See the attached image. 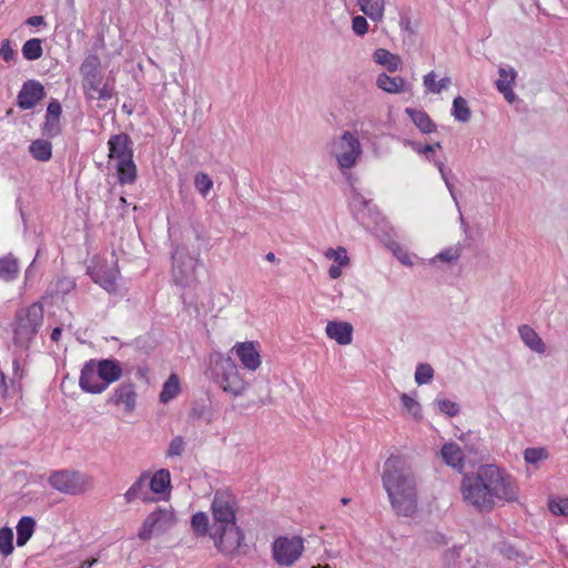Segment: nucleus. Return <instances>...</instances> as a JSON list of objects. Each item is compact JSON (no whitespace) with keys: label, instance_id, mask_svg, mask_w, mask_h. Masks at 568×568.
<instances>
[{"label":"nucleus","instance_id":"nucleus-21","mask_svg":"<svg viewBox=\"0 0 568 568\" xmlns=\"http://www.w3.org/2000/svg\"><path fill=\"white\" fill-rule=\"evenodd\" d=\"M236 355L245 368L256 371L261 365L260 353L251 342L240 343L235 347Z\"/></svg>","mask_w":568,"mask_h":568},{"label":"nucleus","instance_id":"nucleus-19","mask_svg":"<svg viewBox=\"0 0 568 568\" xmlns=\"http://www.w3.org/2000/svg\"><path fill=\"white\" fill-rule=\"evenodd\" d=\"M498 75L499 78L496 80L498 92L504 95L507 102L513 103L516 100L513 87L517 78V71L513 67H500Z\"/></svg>","mask_w":568,"mask_h":568},{"label":"nucleus","instance_id":"nucleus-2","mask_svg":"<svg viewBox=\"0 0 568 568\" xmlns=\"http://www.w3.org/2000/svg\"><path fill=\"white\" fill-rule=\"evenodd\" d=\"M382 483L396 515L412 517L417 511L416 477L403 457L390 455L386 459L383 466Z\"/></svg>","mask_w":568,"mask_h":568},{"label":"nucleus","instance_id":"nucleus-17","mask_svg":"<svg viewBox=\"0 0 568 568\" xmlns=\"http://www.w3.org/2000/svg\"><path fill=\"white\" fill-rule=\"evenodd\" d=\"M89 274L94 283L99 284L106 292L114 293L116 291L118 271L115 267L103 263L90 268Z\"/></svg>","mask_w":568,"mask_h":568},{"label":"nucleus","instance_id":"nucleus-51","mask_svg":"<svg viewBox=\"0 0 568 568\" xmlns=\"http://www.w3.org/2000/svg\"><path fill=\"white\" fill-rule=\"evenodd\" d=\"M326 256L329 258H333L334 262L337 263V265L345 266L349 263V258L347 256V252L344 247H338L337 250L331 248Z\"/></svg>","mask_w":568,"mask_h":568},{"label":"nucleus","instance_id":"nucleus-5","mask_svg":"<svg viewBox=\"0 0 568 568\" xmlns=\"http://www.w3.org/2000/svg\"><path fill=\"white\" fill-rule=\"evenodd\" d=\"M200 244L190 252L186 244L172 252V276L176 285L186 287L196 281V266L200 264Z\"/></svg>","mask_w":568,"mask_h":568},{"label":"nucleus","instance_id":"nucleus-28","mask_svg":"<svg viewBox=\"0 0 568 568\" xmlns=\"http://www.w3.org/2000/svg\"><path fill=\"white\" fill-rule=\"evenodd\" d=\"M359 10L373 21H381L384 17V0H356Z\"/></svg>","mask_w":568,"mask_h":568},{"label":"nucleus","instance_id":"nucleus-42","mask_svg":"<svg viewBox=\"0 0 568 568\" xmlns=\"http://www.w3.org/2000/svg\"><path fill=\"white\" fill-rule=\"evenodd\" d=\"M462 256V246L459 244L449 246L443 251H440L434 258L433 262L439 261V262H446L452 263L459 260Z\"/></svg>","mask_w":568,"mask_h":568},{"label":"nucleus","instance_id":"nucleus-48","mask_svg":"<svg viewBox=\"0 0 568 568\" xmlns=\"http://www.w3.org/2000/svg\"><path fill=\"white\" fill-rule=\"evenodd\" d=\"M438 410L449 417L457 416L460 412V407L457 403L449 399H436Z\"/></svg>","mask_w":568,"mask_h":568},{"label":"nucleus","instance_id":"nucleus-23","mask_svg":"<svg viewBox=\"0 0 568 568\" xmlns=\"http://www.w3.org/2000/svg\"><path fill=\"white\" fill-rule=\"evenodd\" d=\"M440 455L446 465L453 467L458 471L463 470L465 466V456L459 445H457L456 443L444 444L440 449Z\"/></svg>","mask_w":568,"mask_h":568},{"label":"nucleus","instance_id":"nucleus-36","mask_svg":"<svg viewBox=\"0 0 568 568\" xmlns=\"http://www.w3.org/2000/svg\"><path fill=\"white\" fill-rule=\"evenodd\" d=\"M21 51L26 60L34 61L40 59L43 54L42 40L38 38L27 40Z\"/></svg>","mask_w":568,"mask_h":568},{"label":"nucleus","instance_id":"nucleus-40","mask_svg":"<svg viewBox=\"0 0 568 568\" xmlns=\"http://www.w3.org/2000/svg\"><path fill=\"white\" fill-rule=\"evenodd\" d=\"M549 457V453L545 447H528L524 450V459L527 464L536 465Z\"/></svg>","mask_w":568,"mask_h":568},{"label":"nucleus","instance_id":"nucleus-25","mask_svg":"<svg viewBox=\"0 0 568 568\" xmlns=\"http://www.w3.org/2000/svg\"><path fill=\"white\" fill-rule=\"evenodd\" d=\"M405 113L422 133L429 134L437 130V125L424 110L406 108Z\"/></svg>","mask_w":568,"mask_h":568},{"label":"nucleus","instance_id":"nucleus-15","mask_svg":"<svg viewBox=\"0 0 568 568\" xmlns=\"http://www.w3.org/2000/svg\"><path fill=\"white\" fill-rule=\"evenodd\" d=\"M79 386L83 392L90 394H101L105 390L98 376L95 359H90L84 363L80 373Z\"/></svg>","mask_w":568,"mask_h":568},{"label":"nucleus","instance_id":"nucleus-57","mask_svg":"<svg viewBox=\"0 0 568 568\" xmlns=\"http://www.w3.org/2000/svg\"><path fill=\"white\" fill-rule=\"evenodd\" d=\"M26 24L31 27H40L45 24V21L42 16H32L26 20Z\"/></svg>","mask_w":568,"mask_h":568},{"label":"nucleus","instance_id":"nucleus-8","mask_svg":"<svg viewBox=\"0 0 568 568\" xmlns=\"http://www.w3.org/2000/svg\"><path fill=\"white\" fill-rule=\"evenodd\" d=\"M236 497L226 489L215 491L212 501L214 524L212 528L236 525Z\"/></svg>","mask_w":568,"mask_h":568},{"label":"nucleus","instance_id":"nucleus-1","mask_svg":"<svg viewBox=\"0 0 568 568\" xmlns=\"http://www.w3.org/2000/svg\"><path fill=\"white\" fill-rule=\"evenodd\" d=\"M460 494L464 503L476 511L488 514L498 503H515L519 497L516 479L495 464L481 465L463 476Z\"/></svg>","mask_w":568,"mask_h":568},{"label":"nucleus","instance_id":"nucleus-45","mask_svg":"<svg viewBox=\"0 0 568 568\" xmlns=\"http://www.w3.org/2000/svg\"><path fill=\"white\" fill-rule=\"evenodd\" d=\"M194 185L199 193L206 196L213 187V181L206 173L199 172L194 178Z\"/></svg>","mask_w":568,"mask_h":568},{"label":"nucleus","instance_id":"nucleus-64","mask_svg":"<svg viewBox=\"0 0 568 568\" xmlns=\"http://www.w3.org/2000/svg\"><path fill=\"white\" fill-rule=\"evenodd\" d=\"M191 237H193V239H194L196 242H199V243H200V242H203V239H202V236H201V233H200L197 230H195V229H193L191 232H187V234H186V239L190 241V240H191Z\"/></svg>","mask_w":568,"mask_h":568},{"label":"nucleus","instance_id":"nucleus-27","mask_svg":"<svg viewBox=\"0 0 568 568\" xmlns=\"http://www.w3.org/2000/svg\"><path fill=\"white\" fill-rule=\"evenodd\" d=\"M523 342L534 352L542 354L546 345L539 335L528 325H521L518 328Z\"/></svg>","mask_w":568,"mask_h":568},{"label":"nucleus","instance_id":"nucleus-58","mask_svg":"<svg viewBox=\"0 0 568 568\" xmlns=\"http://www.w3.org/2000/svg\"><path fill=\"white\" fill-rule=\"evenodd\" d=\"M328 275L333 280L338 278L342 275V265L332 264L328 268Z\"/></svg>","mask_w":568,"mask_h":568},{"label":"nucleus","instance_id":"nucleus-44","mask_svg":"<svg viewBox=\"0 0 568 568\" xmlns=\"http://www.w3.org/2000/svg\"><path fill=\"white\" fill-rule=\"evenodd\" d=\"M21 379H22V372L20 371V365L17 361H14L13 362V377L10 381V384L8 385L11 397L12 396L21 397V393H22Z\"/></svg>","mask_w":568,"mask_h":568},{"label":"nucleus","instance_id":"nucleus-56","mask_svg":"<svg viewBox=\"0 0 568 568\" xmlns=\"http://www.w3.org/2000/svg\"><path fill=\"white\" fill-rule=\"evenodd\" d=\"M61 112H62L61 104L59 103L58 100L53 99L48 104L45 116L60 118Z\"/></svg>","mask_w":568,"mask_h":568},{"label":"nucleus","instance_id":"nucleus-29","mask_svg":"<svg viewBox=\"0 0 568 568\" xmlns=\"http://www.w3.org/2000/svg\"><path fill=\"white\" fill-rule=\"evenodd\" d=\"M19 263L10 253L0 257V280L3 282H12L18 277Z\"/></svg>","mask_w":568,"mask_h":568},{"label":"nucleus","instance_id":"nucleus-22","mask_svg":"<svg viewBox=\"0 0 568 568\" xmlns=\"http://www.w3.org/2000/svg\"><path fill=\"white\" fill-rule=\"evenodd\" d=\"M149 474L142 473L140 477L132 484V486L124 494V499L128 504L132 503L135 499H141L144 503L153 501L154 498L150 496L148 490L149 486Z\"/></svg>","mask_w":568,"mask_h":568},{"label":"nucleus","instance_id":"nucleus-54","mask_svg":"<svg viewBox=\"0 0 568 568\" xmlns=\"http://www.w3.org/2000/svg\"><path fill=\"white\" fill-rule=\"evenodd\" d=\"M352 29L355 34L364 36L368 30L367 20L363 16H356L352 21Z\"/></svg>","mask_w":568,"mask_h":568},{"label":"nucleus","instance_id":"nucleus-46","mask_svg":"<svg viewBox=\"0 0 568 568\" xmlns=\"http://www.w3.org/2000/svg\"><path fill=\"white\" fill-rule=\"evenodd\" d=\"M434 377V369L429 364H418L415 371V381L418 385L428 384Z\"/></svg>","mask_w":568,"mask_h":568},{"label":"nucleus","instance_id":"nucleus-12","mask_svg":"<svg viewBox=\"0 0 568 568\" xmlns=\"http://www.w3.org/2000/svg\"><path fill=\"white\" fill-rule=\"evenodd\" d=\"M82 89L87 100L106 101L115 95L114 79L103 80L102 73L82 80Z\"/></svg>","mask_w":568,"mask_h":568},{"label":"nucleus","instance_id":"nucleus-39","mask_svg":"<svg viewBox=\"0 0 568 568\" xmlns=\"http://www.w3.org/2000/svg\"><path fill=\"white\" fill-rule=\"evenodd\" d=\"M423 83L427 91L438 94L448 88L450 84V78L445 77L436 82V74L434 71H430L424 75Z\"/></svg>","mask_w":568,"mask_h":568},{"label":"nucleus","instance_id":"nucleus-62","mask_svg":"<svg viewBox=\"0 0 568 568\" xmlns=\"http://www.w3.org/2000/svg\"><path fill=\"white\" fill-rule=\"evenodd\" d=\"M434 164L438 168V171H439L444 182H446V180H449L447 176V171H446L444 163L440 161H434Z\"/></svg>","mask_w":568,"mask_h":568},{"label":"nucleus","instance_id":"nucleus-6","mask_svg":"<svg viewBox=\"0 0 568 568\" xmlns=\"http://www.w3.org/2000/svg\"><path fill=\"white\" fill-rule=\"evenodd\" d=\"M211 537L220 552L226 557H239L247 554L248 546L244 542V532L237 526L212 528Z\"/></svg>","mask_w":568,"mask_h":568},{"label":"nucleus","instance_id":"nucleus-16","mask_svg":"<svg viewBox=\"0 0 568 568\" xmlns=\"http://www.w3.org/2000/svg\"><path fill=\"white\" fill-rule=\"evenodd\" d=\"M108 402L116 406L123 405L125 412L132 413L136 404L134 384L131 382L120 384L110 395Z\"/></svg>","mask_w":568,"mask_h":568},{"label":"nucleus","instance_id":"nucleus-61","mask_svg":"<svg viewBox=\"0 0 568 568\" xmlns=\"http://www.w3.org/2000/svg\"><path fill=\"white\" fill-rule=\"evenodd\" d=\"M423 151H424V154H425V156H426V159H427V160L433 161V162L435 161V160L433 159V155H434V152H435V150H434V146H433V145H430V144H425V145L423 146Z\"/></svg>","mask_w":568,"mask_h":568},{"label":"nucleus","instance_id":"nucleus-13","mask_svg":"<svg viewBox=\"0 0 568 568\" xmlns=\"http://www.w3.org/2000/svg\"><path fill=\"white\" fill-rule=\"evenodd\" d=\"M45 97L44 87L37 80H28L22 84L17 97V104L22 110L34 108Z\"/></svg>","mask_w":568,"mask_h":568},{"label":"nucleus","instance_id":"nucleus-37","mask_svg":"<svg viewBox=\"0 0 568 568\" xmlns=\"http://www.w3.org/2000/svg\"><path fill=\"white\" fill-rule=\"evenodd\" d=\"M180 393V381L175 374H171L166 382L163 385V388L160 393V402L169 403Z\"/></svg>","mask_w":568,"mask_h":568},{"label":"nucleus","instance_id":"nucleus-33","mask_svg":"<svg viewBox=\"0 0 568 568\" xmlns=\"http://www.w3.org/2000/svg\"><path fill=\"white\" fill-rule=\"evenodd\" d=\"M374 61L385 67L389 72H395L400 65V58L386 49L378 48L375 50Z\"/></svg>","mask_w":568,"mask_h":568},{"label":"nucleus","instance_id":"nucleus-63","mask_svg":"<svg viewBox=\"0 0 568 568\" xmlns=\"http://www.w3.org/2000/svg\"><path fill=\"white\" fill-rule=\"evenodd\" d=\"M397 258L404 265H412L413 264V262L410 260V256L407 253H405V252H402L400 254H397Z\"/></svg>","mask_w":568,"mask_h":568},{"label":"nucleus","instance_id":"nucleus-32","mask_svg":"<svg viewBox=\"0 0 568 568\" xmlns=\"http://www.w3.org/2000/svg\"><path fill=\"white\" fill-rule=\"evenodd\" d=\"M29 152L37 161L48 162L52 158V144L48 140L38 139L31 142Z\"/></svg>","mask_w":568,"mask_h":568},{"label":"nucleus","instance_id":"nucleus-14","mask_svg":"<svg viewBox=\"0 0 568 568\" xmlns=\"http://www.w3.org/2000/svg\"><path fill=\"white\" fill-rule=\"evenodd\" d=\"M108 149L109 158L116 162L133 159V141L126 133L111 135L108 141Z\"/></svg>","mask_w":568,"mask_h":568},{"label":"nucleus","instance_id":"nucleus-60","mask_svg":"<svg viewBox=\"0 0 568 568\" xmlns=\"http://www.w3.org/2000/svg\"><path fill=\"white\" fill-rule=\"evenodd\" d=\"M405 144L409 145L415 152H417L419 154H424V151H423L424 145L423 144L415 142V141H410V140H406Z\"/></svg>","mask_w":568,"mask_h":568},{"label":"nucleus","instance_id":"nucleus-11","mask_svg":"<svg viewBox=\"0 0 568 568\" xmlns=\"http://www.w3.org/2000/svg\"><path fill=\"white\" fill-rule=\"evenodd\" d=\"M48 481L52 488L67 495H78L85 490V478L79 471L54 470Z\"/></svg>","mask_w":568,"mask_h":568},{"label":"nucleus","instance_id":"nucleus-4","mask_svg":"<svg viewBox=\"0 0 568 568\" xmlns=\"http://www.w3.org/2000/svg\"><path fill=\"white\" fill-rule=\"evenodd\" d=\"M211 369L215 382L225 393L241 396L246 390L247 383L241 376L239 366L231 357L217 354Z\"/></svg>","mask_w":568,"mask_h":568},{"label":"nucleus","instance_id":"nucleus-53","mask_svg":"<svg viewBox=\"0 0 568 568\" xmlns=\"http://www.w3.org/2000/svg\"><path fill=\"white\" fill-rule=\"evenodd\" d=\"M549 508L554 515H562L568 517V498L551 501L549 504Z\"/></svg>","mask_w":568,"mask_h":568},{"label":"nucleus","instance_id":"nucleus-10","mask_svg":"<svg viewBox=\"0 0 568 568\" xmlns=\"http://www.w3.org/2000/svg\"><path fill=\"white\" fill-rule=\"evenodd\" d=\"M303 550L304 540L300 536H280L272 545L273 558L280 566H292L302 556Z\"/></svg>","mask_w":568,"mask_h":568},{"label":"nucleus","instance_id":"nucleus-9","mask_svg":"<svg viewBox=\"0 0 568 568\" xmlns=\"http://www.w3.org/2000/svg\"><path fill=\"white\" fill-rule=\"evenodd\" d=\"M175 524L174 511L171 507H158L143 521L138 537L149 540L153 535H160L171 529Z\"/></svg>","mask_w":568,"mask_h":568},{"label":"nucleus","instance_id":"nucleus-47","mask_svg":"<svg viewBox=\"0 0 568 568\" xmlns=\"http://www.w3.org/2000/svg\"><path fill=\"white\" fill-rule=\"evenodd\" d=\"M42 133L48 138L58 136L61 133L60 118L45 116Z\"/></svg>","mask_w":568,"mask_h":568},{"label":"nucleus","instance_id":"nucleus-43","mask_svg":"<svg viewBox=\"0 0 568 568\" xmlns=\"http://www.w3.org/2000/svg\"><path fill=\"white\" fill-rule=\"evenodd\" d=\"M191 526L199 536H205L209 529V518L205 513L199 511L192 516Z\"/></svg>","mask_w":568,"mask_h":568},{"label":"nucleus","instance_id":"nucleus-41","mask_svg":"<svg viewBox=\"0 0 568 568\" xmlns=\"http://www.w3.org/2000/svg\"><path fill=\"white\" fill-rule=\"evenodd\" d=\"M13 551V532L11 528L3 527L0 529V554L9 556Z\"/></svg>","mask_w":568,"mask_h":568},{"label":"nucleus","instance_id":"nucleus-52","mask_svg":"<svg viewBox=\"0 0 568 568\" xmlns=\"http://www.w3.org/2000/svg\"><path fill=\"white\" fill-rule=\"evenodd\" d=\"M16 57L17 52L12 49L10 40H2L0 47V58H2L6 62H11L16 59Z\"/></svg>","mask_w":568,"mask_h":568},{"label":"nucleus","instance_id":"nucleus-50","mask_svg":"<svg viewBox=\"0 0 568 568\" xmlns=\"http://www.w3.org/2000/svg\"><path fill=\"white\" fill-rule=\"evenodd\" d=\"M400 400H402L403 406L413 416L417 417V416L420 415L422 407H420V405H419V403L417 400H415L414 398H412L409 395H407L405 393L400 396Z\"/></svg>","mask_w":568,"mask_h":568},{"label":"nucleus","instance_id":"nucleus-31","mask_svg":"<svg viewBox=\"0 0 568 568\" xmlns=\"http://www.w3.org/2000/svg\"><path fill=\"white\" fill-rule=\"evenodd\" d=\"M118 180L120 184H132L136 180V165L133 159L116 162Z\"/></svg>","mask_w":568,"mask_h":568},{"label":"nucleus","instance_id":"nucleus-24","mask_svg":"<svg viewBox=\"0 0 568 568\" xmlns=\"http://www.w3.org/2000/svg\"><path fill=\"white\" fill-rule=\"evenodd\" d=\"M376 84L383 91L388 93H403L410 91V84L402 77H389L381 73L377 77Z\"/></svg>","mask_w":568,"mask_h":568},{"label":"nucleus","instance_id":"nucleus-35","mask_svg":"<svg viewBox=\"0 0 568 568\" xmlns=\"http://www.w3.org/2000/svg\"><path fill=\"white\" fill-rule=\"evenodd\" d=\"M82 80L101 74V61L97 54L88 55L80 65Z\"/></svg>","mask_w":568,"mask_h":568},{"label":"nucleus","instance_id":"nucleus-49","mask_svg":"<svg viewBox=\"0 0 568 568\" xmlns=\"http://www.w3.org/2000/svg\"><path fill=\"white\" fill-rule=\"evenodd\" d=\"M185 449V442L182 436H175L169 444L166 457L181 456Z\"/></svg>","mask_w":568,"mask_h":568},{"label":"nucleus","instance_id":"nucleus-3","mask_svg":"<svg viewBox=\"0 0 568 568\" xmlns=\"http://www.w3.org/2000/svg\"><path fill=\"white\" fill-rule=\"evenodd\" d=\"M43 318L44 310L41 302L19 307L11 323L14 344L28 347L41 329Z\"/></svg>","mask_w":568,"mask_h":568},{"label":"nucleus","instance_id":"nucleus-26","mask_svg":"<svg viewBox=\"0 0 568 568\" xmlns=\"http://www.w3.org/2000/svg\"><path fill=\"white\" fill-rule=\"evenodd\" d=\"M149 488L154 494H169L171 489V475L168 469H160L149 477Z\"/></svg>","mask_w":568,"mask_h":568},{"label":"nucleus","instance_id":"nucleus-18","mask_svg":"<svg viewBox=\"0 0 568 568\" xmlns=\"http://www.w3.org/2000/svg\"><path fill=\"white\" fill-rule=\"evenodd\" d=\"M95 366L98 369V376L101 379L104 389H106L110 384L119 381L122 376L123 371L116 359L105 358L95 361Z\"/></svg>","mask_w":568,"mask_h":568},{"label":"nucleus","instance_id":"nucleus-34","mask_svg":"<svg viewBox=\"0 0 568 568\" xmlns=\"http://www.w3.org/2000/svg\"><path fill=\"white\" fill-rule=\"evenodd\" d=\"M371 200L365 199L359 192L353 191L349 206L356 220L364 223L365 211H371Z\"/></svg>","mask_w":568,"mask_h":568},{"label":"nucleus","instance_id":"nucleus-59","mask_svg":"<svg viewBox=\"0 0 568 568\" xmlns=\"http://www.w3.org/2000/svg\"><path fill=\"white\" fill-rule=\"evenodd\" d=\"M205 413V406L204 405H195L193 406L191 410V416L194 418H203Z\"/></svg>","mask_w":568,"mask_h":568},{"label":"nucleus","instance_id":"nucleus-30","mask_svg":"<svg viewBox=\"0 0 568 568\" xmlns=\"http://www.w3.org/2000/svg\"><path fill=\"white\" fill-rule=\"evenodd\" d=\"M36 528V520L30 516H23L18 521L17 529V545L24 546L32 537Z\"/></svg>","mask_w":568,"mask_h":568},{"label":"nucleus","instance_id":"nucleus-7","mask_svg":"<svg viewBox=\"0 0 568 568\" xmlns=\"http://www.w3.org/2000/svg\"><path fill=\"white\" fill-rule=\"evenodd\" d=\"M362 152L359 140L349 131H345L333 143V154L342 171L354 168Z\"/></svg>","mask_w":568,"mask_h":568},{"label":"nucleus","instance_id":"nucleus-38","mask_svg":"<svg viewBox=\"0 0 568 568\" xmlns=\"http://www.w3.org/2000/svg\"><path fill=\"white\" fill-rule=\"evenodd\" d=\"M452 115L455 120L466 123L470 120L471 111L468 106L467 101L458 95L453 101Z\"/></svg>","mask_w":568,"mask_h":568},{"label":"nucleus","instance_id":"nucleus-55","mask_svg":"<svg viewBox=\"0 0 568 568\" xmlns=\"http://www.w3.org/2000/svg\"><path fill=\"white\" fill-rule=\"evenodd\" d=\"M36 274H37V257L26 268L24 282H23L24 287L31 286L33 284Z\"/></svg>","mask_w":568,"mask_h":568},{"label":"nucleus","instance_id":"nucleus-20","mask_svg":"<svg viewBox=\"0 0 568 568\" xmlns=\"http://www.w3.org/2000/svg\"><path fill=\"white\" fill-rule=\"evenodd\" d=\"M326 335L339 345H348L353 339V326L347 322L332 321L325 328Z\"/></svg>","mask_w":568,"mask_h":568}]
</instances>
